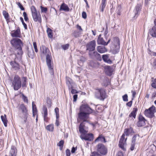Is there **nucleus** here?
<instances>
[{"label":"nucleus","instance_id":"29","mask_svg":"<svg viewBox=\"0 0 156 156\" xmlns=\"http://www.w3.org/2000/svg\"><path fill=\"white\" fill-rule=\"evenodd\" d=\"M2 14L7 22H9V16L8 12L5 10H4L3 11Z\"/></svg>","mask_w":156,"mask_h":156},{"label":"nucleus","instance_id":"38","mask_svg":"<svg viewBox=\"0 0 156 156\" xmlns=\"http://www.w3.org/2000/svg\"><path fill=\"white\" fill-rule=\"evenodd\" d=\"M152 79H153V78H152ZM152 83L151 84V86L154 88H156V78L152 80Z\"/></svg>","mask_w":156,"mask_h":156},{"label":"nucleus","instance_id":"26","mask_svg":"<svg viewBox=\"0 0 156 156\" xmlns=\"http://www.w3.org/2000/svg\"><path fill=\"white\" fill-rule=\"evenodd\" d=\"M97 43L98 44H102L105 46V42L104 41L103 38L101 37V35H99L98 40Z\"/></svg>","mask_w":156,"mask_h":156},{"label":"nucleus","instance_id":"25","mask_svg":"<svg viewBox=\"0 0 156 156\" xmlns=\"http://www.w3.org/2000/svg\"><path fill=\"white\" fill-rule=\"evenodd\" d=\"M97 50L98 52L101 53H105L107 51V49L104 46H98L97 47Z\"/></svg>","mask_w":156,"mask_h":156},{"label":"nucleus","instance_id":"40","mask_svg":"<svg viewBox=\"0 0 156 156\" xmlns=\"http://www.w3.org/2000/svg\"><path fill=\"white\" fill-rule=\"evenodd\" d=\"M69 47V44H67L61 46L62 48L64 50L68 49Z\"/></svg>","mask_w":156,"mask_h":156},{"label":"nucleus","instance_id":"5","mask_svg":"<svg viewBox=\"0 0 156 156\" xmlns=\"http://www.w3.org/2000/svg\"><path fill=\"white\" fill-rule=\"evenodd\" d=\"M95 95L97 98L103 101L106 98V94L105 89H96Z\"/></svg>","mask_w":156,"mask_h":156},{"label":"nucleus","instance_id":"41","mask_svg":"<svg viewBox=\"0 0 156 156\" xmlns=\"http://www.w3.org/2000/svg\"><path fill=\"white\" fill-rule=\"evenodd\" d=\"M23 82L22 83V86L23 87H27L26 85V82H27V78L26 77H23Z\"/></svg>","mask_w":156,"mask_h":156},{"label":"nucleus","instance_id":"11","mask_svg":"<svg viewBox=\"0 0 156 156\" xmlns=\"http://www.w3.org/2000/svg\"><path fill=\"white\" fill-rule=\"evenodd\" d=\"M125 135L124 133L122 134L119 144V147L123 151L126 150V149L124 147V145L126 143L127 138H126V139H125Z\"/></svg>","mask_w":156,"mask_h":156},{"label":"nucleus","instance_id":"33","mask_svg":"<svg viewBox=\"0 0 156 156\" xmlns=\"http://www.w3.org/2000/svg\"><path fill=\"white\" fill-rule=\"evenodd\" d=\"M81 33H82L80 31L75 30L72 33V36H73L76 38L79 37L80 35L81 34Z\"/></svg>","mask_w":156,"mask_h":156},{"label":"nucleus","instance_id":"13","mask_svg":"<svg viewBox=\"0 0 156 156\" xmlns=\"http://www.w3.org/2000/svg\"><path fill=\"white\" fill-rule=\"evenodd\" d=\"M146 120L142 115H140L138 117V121L137 122V126L138 127H141L146 124Z\"/></svg>","mask_w":156,"mask_h":156},{"label":"nucleus","instance_id":"23","mask_svg":"<svg viewBox=\"0 0 156 156\" xmlns=\"http://www.w3.org/2000/svg\"><path fill=\"white\" fill-rule=\"evenodd\" d=\"M69 10L68 6L65 3H63L61 5L59 9L60 11H64L65 12L69 11Z\"/></svg>","mask_w":156,"mask_h":156},{"label":"nucleus","instance_id":"20","mask_svg":"<svg viewBox=\"0 0 156 156\" xmlns=\"http://www.w3.org/2000/svg\"><path fill=\"white\" fill-rule=\"evenodd\" d=\"M16 153L17 151L16 147L14 146H12L10 150L9 156H16ZM5 156H8L5 155Z\"/></svg>","mask_w":156,"mask_h":156},{"label":"nucleus","instance_id":"58","mask_svg":"<svg viewBox=\"0 0 156 156\" xmlns=\"http://www.w3.org/2000/svg\"><path fill=\"white\" fill-rule=\"evenodd\" d=\"M77 150V148L74 147H73L71 152L72 153H74L75 152V151Z\"/></svg>","mask_w":156,"mask_h":156},{"label":"nucleus","instance_id":"48","mask_svg":"<svg viewBox=\"0 0 156 156\" xmlns=\"http://www.w3.org/2000/svg\"><path fill=\"white\" fill-rule=\"evenodd\" d=\"M24 20L25 21H27L29 19L27 16V15L25 12H24L23 13Z\"/></svg>","mask_w":156,"mask_h":156},{"label":"nucleus","instance_id":"16","mask_svg":"<svg viewBox=\"0 0 156 156\" xmlns=\"http://www.w3.org/2000/svg\"><path fill=\"white\" fill-rule=\"evenodd\" d=\"M17 58L16 55V58L14 61H12L10 62V64L12 68L15 70H18L20 69V66L19 64L16 62V59Z\"/></svg>","mask_w":156,"mask_h":156},{"label":"nucleus","instance_id":"4","mask_svg":"<svg viewBox=\"0 0 156 156\" xmlns=\"http://www.w3.org/2000/svg\"><path fill=\"white\" fill-rule=\"evenodd\" d=\"M31 10L32 13V17L35 22H38L40 23L41 22V18L39 12L37 13L35 7L34 6H32L31 7Z\"/></svg>","mask_w":156,"mask_h":156},{"label":"nucleus","instance_id":"39","mask_svg":"<svg viewBox=\"0 0 156 156\" xmlns=\"http://www.w3.org/2000/svg\"><path fill=\"white\" fill-rule=\"evenodd\" d=\"M86 60V59L85 58H84L83 57L81 56L80 57V60L78 61V63L79 65H81L80 64V62H81L83 63V62H84Z\"/></svg>","mask_w":156,"mask_h":156},{"label":"nucleus","instance_id":"8","mask_svg":"<svg viewBox=\"0 0 156 156\" xmlns=\"http://www.w3.org/2000/svg\"><path fill=\"white\" fill-rule=\"evenodd\" d=\"M155 112V108L152 106L148 109H146L144 112L145 115L150 118L153 117L154 115V113Z\"/></svg>","mask_w":156,"mask_h":156},{"label":"nucleus","instance_id":"52","mask_svg":"<svg viewBox=\"0 0 156 156\" xmlns=\"http://www.w3.org/2000/svg\"><path fill=\"white\" fill-rule=\"evenodd\" d=\"M33 46L34 48L35 49V51L36 52H37L38 51V50L37 48V44L36 42H34L33 43Z\"/></svg>","mask_w":156,"mask_h":156},{"label":"nucleus","instance_id":"42","mask_svg":"<svg viewBox=\"0 0 156 156\" xmlns=\"http://www.w3.org/2000/svg\"><path fill=\"white\" fill-rule=\"evenodd\" d=\"M20 19L23 24L24 28L25 29H27V24L24 22L23 18L22 17H20Z\"/></svg>","mask_w":156,"mask_h":156},{"label":"nucleus","instance_id":"14","mask_svg":"<svg viewBox=\"0 0 156 156\" xmlns=\"http://www.w3.org/2000/svg\"><path fill=\"white\" fill-rule=\"evenodd\" d=\"M105 71L106 74L108 76L112 75L113 71V67L111 66H106L104 67Z\"/></svg>","mask_w":156,"mask_h":156},{"label":"nucleus","instance_id":"46","mask_svg":"<svg viewBox=\"0 0 156 156\" xmlns=\"http://www.w3.org/2000/svg\"><path fill=\"white\" fill-rule=\"evenodd\" d=\"M136 136L137 135H134L133 136L132 139L131 143L135 144Z\"/></svg>","mask_w":156,"mask_h":156},{"label":"nucleus","instance_id":"54","mask_svg":"<svg viewBox=\"0 0 156 156\" xmlns=\"http://www.w3.org/2000/svg\"><path fill=\"white\" fill-rule=\"evenodd\" d=\"M132 100H132L131 101L127 103L126 104V105H127L128 106H129V107H131L133 103Z\"/></svg>","mask_w":156,"mask_h":156},{"label":"nucleus","instance_id":"64","mask_svg":"<svg viewBox=\"0 0 156 156\" xmlns=\"http://www.w3.org/2000/svg\"><path fill=\"white\" fill-rule=\"evenodd\" d=\"M156 97V92H154L152 94V98H155Z\"/></svg>","mask_w":156,"mask_h":156},{"label":"nucleus","instance_id":"44","mask_svg":"<svg viewBox=\"0 0 156 156\" xmlns=\"http://www.w3.org/2000/svg\"><path fill=\"white\" fill-rule=\"evenodd\" d=\"M32 112L36 113V112H37V109L35 105L34 104V102L32 103Z\"/></svg>","mask_w":156,"mask_h":156},{"label":"nucleus","instance_id":"57","mask_svg":"<svg viewBox=\"0 0 156 156\" xmlns=\"http://www.w3.org/2000/svg\"><path fill=\"white\" fill-rule=\"evenodd\" d=\"M77 96H78L76 94H74L73 95V101L75 102V101H76L77 100Z\"/></svg>","mask_w":156,"mask_h":156},{"label":"nucleus","instance_id":"12","mask_svg":"<svg viewBox=\"0 0 156 156\" xmlns=\"http://www.w3.org/2000/svg\"><path fill=\"white\" fill-rule=\"evenodd\" d=\"M95 46L96 42L95 41H92L87 44V50H88L90 51H93L95 49Z\"/></svg>","mask_w":156,"mask_h":156},{"label":"nucleus","instance_id":"30","mask_svg":"<svg viewBox=\"0 0 156 156\" xmlns=\"http://www.w3.org/2000/svg\"><path fill=\"white\" fill-rule=\"evenodd\" d=\"M133 133V129L132 128L126 129L124 130V134L126 136H128L130 134Z\"/></svg>","mask_w":156,"mask_h":156},{"label":"nucleus","instance_id":"24","mask_svg":"<svg viewBox=\"0 0 156 156\" xmlns=\"http://www.w3.org/2000/svg\"><path fill=\"white\" fill-rule=\"evenodd\" d=\"M138 111V108H135L133 109V111L131 113L129 114V116L130 117H133L134 119H135L136 112Z\"/></svg>","mask_w":156,"mask_h":156},{"label":"nucleus","instance_id":"28","mask_svg":"<svg viewBox=\"0 0 156 156\" xmlns=\"http://www.w3.org/2000/svg\"><path fill=\"white\" fill-rule=\"evenodd\" d=\"M1 118L4 126L6 127H7L8 120L6 118V115L5 114H4V116L2 115L1 116Z\"/></svg>","mask_w":156,"mask_h":156},{"label":"nucleus","instance_id":"37","mask_svg":"<svg viewBox=\"0 0 156 156\" xmlns=\"http://www.w3.org/2000/svg\"><path fill=\"white\" fill-rule=\"evenodd\" d=\"M93 55L96 58H97L99 60H101V55L99 54L96 51H94L93 52Z\"/></svg>","mask_w":156,"mask_h":156},{"label":"nucleus","instance_id":"47","mask_svg":"<svg viewBox=\"0 0 156 156\" xmlns=\"http://www.w3.org/2000/svg\"><path fill=\"white\" fill-rule=\"evenodd\" d=\"M41 11L42 12H44L45 13L48 10V9L47 7H43L41 6Z\"/></svg>","mask_w":156,"mask_h":156},{"label":"nucleus","instance_id":"1","mask_svg":"<svg viewBox=\"0 0 156 156\" xmlns=\"http://www.w3.org/2000/svg\"><path fill=\"white\" fill-rule=\"evenodd\" d=\"M80 111L78 113V118L82 121L80 124L79 131L80 133H84L87 132L84 129L86 123H89V115L93 112V110L87 104H82L80 107Z\"/></svg>","mask_w":156,"mask_h":156},{"label":"nucleus","instance_id":"60","mask_svg":"<svg viewBox=\"0 0 156 156\" xmlns=\"http://www.w3.org/2000/svg\"><path fill=\"white\" fill-rule=\"evenodd\" d=\"M78 93V91H77L76 90L72 89L71 90V93L72 94H76Z\"/></svg>","mask_w":156,"mask_h":156},{"label":"nucleus","instance_id":"22","mask_svg":"<svg viewBox=\"0 0 156 156\" xmlns=\"http://www.w3.org/2000/svg\"><path fill=\"white\" fill-rule=\"evenodd\" d=\"M66 84L69 88H73L74 83L72 80L69 77H66Z\"/></svg>","mask_w":156,"mask_h":156},{"label":"nucleus","instance_id":"53","mask_svg":"<svg viewBox=\"0 0 156 156\" xmlns=\"http://www.w3.org/2000/svg\"><path fill=\"white\" fill-rule=\"evenodd\" d=\"M82 17L85 19L87 18V14L85 12H83L82 13Z\"/></svg>","mask_w":156,"mask_h":156},{"label":"nucleus","instance_id":"34","mask_svg":"<svg viewBox=\"0 0 156 156\" xmlns=\"http://www.w3.org/2000/svg\"><path fill=\"white\" fill-rule=\"evenodd\" d=\"M47 32L49 38H51L52 37V30L50 28H47Z\"/></svg>","mask_w":156,"mask_h":156},{"label":"nucleus","instance_id":"6","mask_svg":"<svg viewBox=\"0 0 156 156\" xmlns=\"http://www.w3.org/2000/svg\"><path fill=\"white\" fill-rule=\"evenodd\" d=\"M12 85L14 90H18L21 87L20 78L18 75L15 76L12 83Z\"/></svg>","mask_w":156,"mask_h":156},{"label":"nucleus","instance_id":"55","mask_svg":"<svg viewBox=\"0 0 156 156\" xmlns=\"http://www.w3.org/2000/svg\"><path fill=\"white\" fill-rule=\"evenodd\" d=\"M135 144L131 143V145L130 148V149L131 151L133 150L134 149Z\"/></svg>","mask_w":156,"mask_h":156},{"label":"nucleus","instance_id":"45","mask_svg":"<svg viewBox=\"0 0 156 156\" xmlns=\"http://www.w3.org/2000/svg\"><path fill=\"white\" fill-rule=\"evenodd\" d=\"M16 3L18 7L22 10H25L24 8L23 7V5L20 2H17Z\"/></svg>","mask_w":156,"mask_h":156},{"label":"nucleus","instance_id":"10","mask_svg":"<svg viewBox=\"0 0 156 156\" xmlns=\"http://www.w3.org/2000/svg\"><path fill=\"white\" fill-rule=\"evenodd\" d=\"M86 130L87 132L84 133H80L81 134L80 135V137L82 140L88 141H92L94 139L93 134L91 133L87 134L88 131Z\"/></svg>","mask_w":156,"mask_h":156},{"label":"nucleus","instance_id":"36","mask_svg":"<svg viewBox=\"0 0 156 156\" xmlns=\"http://www.w3.org/2000/svg\"><path fill=\"white\" fill-rule=\"evenodd\" d=\"M64 143V141L63 140H61L57 144V145L59 147V149L61 151L63 147Z\"/></svg>","mask_w":156,"mask_h":156},{"label":"nucleus","instance_id":"59","mask_svg":"<svg viewBox=\"0 0 156 156\" xmlns=\"http://www.w3.org/2000/svg\"><path fill=\"white\" fill-rule=\"evenodd\" d=\"M76 28L78 29L80 31H81V32L82 33V31H83V30L82 28H81L80 26H79V25H76Z\"/></svg>","mask_w":156,"mask_h":156},{"label":"nucleus","instance_id":"2","mask_svg":"<svg viewBox=\"0 0 156 156\" xmlns=\"http://www.w3.org/2000/svg\"><path fill=\"white\" fill-rule=\"evenodd\" d=\"M10 43L16 51L17 54L21 56L23 53L22 49L23 43L22 41L19 38H14L11 40Z\"/></svg>","mask_w":156,"mask_h":156},{"label":"nucleus","instance_id":"43","mask_svg":"<svg viewBox=\"0 0 156 156\" xmlns=\"http://www.w3.org/2000/svg\"><path fill=\"white\" fill-rule=\"evenodd\" d=\"M22 98L23 99V101L24 102H26V103H28V99L27 98V97L25 96L23 94H22Z\"/></svg>","mask_w":156,"mask_h":156},{"label":"nucleus","instance_id":"63","mask_svg":"<svg viewBox=\"0 0 156 156\" xmlns=\"http://www.w3.org/2000/svg\"><path fill=\"white\" fill-rule=\"evenodd\" d=\"M117 156H123L122 152V151H119L118 152L117 155Z\"/></svg>","mask_w":156,"mask_h":156},{"label":"nucleus","instance_id":"61","mask_svg":"<svg viewBox=\"0 0 156 156\" xmlns=\"http://www.w3.org/2000/svg\"><path fill=\"white\" fill-rule=\"evenodd\" d=\"M108 28L106 27V30H105V32H104V34L105 35V36L106 38H107V36L106 35L108 33Z\"/></svg>","mask_w":156,"mask_h":156},{"label":"nucleus","instance_id":"62","mask_svg":"<svg viewBox=\"0 0 156 156\" xmlns=\"http://www.w3.org/2000/svg\"><path fill=\"white\" fill-rule=\"evenodd\" d=\"M55 111L56 114H59V109L58 108H55Z\"/></svg>","mask_w":156,"mask_h":156},{"label":"nucleus","instance_id":"56","mask_svg":"<svg viewBox=\"0 0 156 156\" xmlns=\"http://www.w3.org/2000/svg\"><path fill=\"white\" fill-rule=\"evenodd\" d=\"M131 92L132 93V97L133 98L132 99V100H133V98H135V95L136 94V92L135 91L132 90L131 91Z\"/></svg>","mask_w":156,"mask_h":156},{"label":"nucleus","instance_id":"17","mask_svg":"<svg viewBox=\"0 0 156 156\" xmlns=\"http://www.w3.org/2000/svg\"><path fill=\"white\" fill-rule=\"evenodd\" d=\"M43 111L44 112L43 117L44 121L47 122L48 120V110L46 106H44L43 108Z\"/></svg>","mask_w":156,"mask_h":156},{"label":"nucleus","instance_id":"9","mask_svg":"<svg viewBox=\"0 0 156 156\" xmlns=\"http://www.w3.org/2000/svg\"><path fill=\"white\" fill-rule=\"evenodd\" d=\"M97 151L102 155H105L107 153V148L102 144H99L96 145Z\"/></svg>","mask_w":156,"mask_h":156},{"label":"nucleus","instance_id":"3","mask_svg":"<svg viewBox=\"0 0 156 156\" xmlns=\"http://www.w3.org/2000/svg\"><path fill=\"white\" fill-rule=\"evenodd\" d=\"M42 48L43 49V53L44 54L46 55V62L50 74L51 75H53L54 74L53 67V66L51 65V60L52 57L50 51L48 48L45 46H43Z\"/></svg>","mask_w":156,"mask_h":156},{"label":"nucleus","instance_id":"21","mask_svg":"<svg viewBox=\"0 0 156 156\" xmlns=\"http://www.w3.org/2000/svg\"><path fill=\"white\" fill-rule=\"evenodd\" d=\"M102 58L105 62L111 64L112 63V60L109 58V55L108 54L104 55H102Z\"/></svg>","mask_w":156,"mask_h":156},{"label":"nucleus","instance_id":"19","mask_svg":"<svg viewBox=\"0 0 156 156\" xmlns=\"http://www.w3.org/2000/svg\"><path fill=\"white\" fill-rule=\"evenodd\" d=\"M20 31L19 28L16 30L12 31L11 35L12 37H20Z\"/></svg>","mask_w":156,"mask_h":156},{"label":"nucleus","instance_id":"31","mask_svg":"<svg viewBox=\"0 0 156 156\" xmlns=\"http://www.w3.org/2000/svg\"><path fill=\"white\" fill-rule=\"evenodd\" d=\"M101 141V142L104 141V142L105 143L106 141L105 140V139L104 136H103L102 135H99L98 137L95 140L94 142H96L98 141Z\"/></svg>","mask_w":156,"mask_h":156},{"label":"nucleus","instance_id":"51","mask_svg":"<svg viewBox=\"0 0 156 156\" xmlns=\"http://www.w3.org/2000/svg\"><path fill=\"white\" fill-rule=\"evenodd\" d=\"M66 156H70L71 153L70 150L67 149L66 150Z\"/></svg>","mask_w":156,"mask_h":156},{"label":"nucleus","instance_id":"50","mask_svg":"<svg viewBox=\"0 0 156 156\" xmlns=\"http://www.w3.org/2000/svg\"><path fill=\"white\" fill-rule=\"evenodd\" d=\"M121 7L120 6H118L117 9V14L120 16L121 15Z\"/></svg>","mask_w":156,"mask_h":156},{"label":"nucleus","instance_id":"15","mask_svg":"<svg viewBox=\"0 0 156 156\" xmlns=\"http://www.w3.org/2000/svg\"><path fill=\"white\" fill-rule=\"evenodd\" d=\"M142 7V5L141 4L138 3L137 4L135 9V16H134V18H136L137 17L141 10Z\"/></svg>","mask_w":156,"mask_h":156},{"label":"nucleus","instance_id":"7","mask_svg":"<svg viewBox=\"0 0 156 156\" xmlns=\"http://www.w3.org/2000/svg\"><path fill=\"white\" fill-rule=\"evenodd\" d=\"M19 109L21 110L23 114V116H20L21 118L24 119V122L25 123L27 121V119L28 115V110L25 105L21 104L19 106Z\"/></svg>","mask_w":156,"mask_h":156},{"label":"nucleus","instance_id":"49","mask_svg":"<svg viewBox=\"0 0 156 156\" xmlns=\"http://www.w3.org/2000/svg\"><path fill=\"white\" fill-rule=\"evenodd\" d=\"M122 98L123 101H128V96L127 94H125L122 96Z\"/></svg>","mask_w":156,"mask_h":156},{"label":"nucleus","instance_id":"32","mask_svg":"<svg viewBox=\"0 0 156 156\" xmlns=\"http://www.w3.org/2000/svg\"><path fill=\"white\" fill-rule=\"evenodd\" d=\"M107 0H102L101 4V7L100 8V10L103 12L106 5Z\"/></svg>","mask_w":156,"mask_h":156},{"label":"nucleus","instance_id":"27","mask_svg":"<svg viewBox=\"0 0 156 156\" xmlns=\"http://www.w3.org/2000/svg\"><path fill=\"white\" fill-rule=\"evenodd\" d=\"M150 34L153 37H156V26H154L152 27L150 32Z\"/></svg>","mask_w":156,"mask_h":156},{"label":"nucleus","instance_id":"35","mask_svg":"<svg viewBox=\"0 0 156 156\" xmlns=\"http://www.w3.org/2000/svg\"><path fill=\"white\" fill-rule=\"evenodd\" d=\"M46 129L49 131L52 132L53 131L54 129V125L52 124H51L48 125L46 126Z\"/></svg>","mask_w":156,"mask_h":156},{"label":"nucleus","instance_id":"18","mask_svg":"<svg viewBox=\"0 0 156 156\" xmlns=\"http://www.w3.org/2000/svg\"><path fill=\"white\" fill-rule=\"evenodd\" d=\"M115 39L118 44V45H116V46L115 49H114L112 50V53L114 54L118 53L119 51L120 48V44L119 40V39L118 38H115Z\"/></svg>","mask_w":156,"mask_h":156}]
</instances>
